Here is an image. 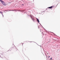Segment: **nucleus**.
Instances as JSON below:
<instances>
[{
  "label": "nucleus",
  "mask_w": 60,
  "mask_h": 60,
  "mask_svg": "<svg viewBox=\"0 0 60 60\" xmlns=\"http://www.w3.org/2000/svg\"><path fill=\"white\" fill-rule=\"evenodd\" d=\"M0 1L1 2V3L3 4V5H6V4H5V3L4 2V1H3L2 0H0Z\"/></svg>",
  "instance_id": "1"
},
{
  "label": "nucleus",
  "mask_w": 60,
  "mask_h": 60,
  "mask_svg": "<svg viewBox=\"0 0 60 60\" xmlns=\"http://www.w3.org/2000/svg\"><path fill=\"white\" fill-rule=\"evenodd\" d=\"M52 8V6H51V7H49L48 8H49V9H51Z\"/></svg>",
  "instance_id": "2"
},
{
  "label": "nucleus",
  "mask_w": 60,
  "mask_h": 60,
  "mask_svg": "<svg viewBox=\"0 0 60 60\" xmlns=\"http://www.w3.org/2000/svg\"><path fill=\"white\" fill-rule=\"evenodd\" d=\"M37 21H38V23H39L40 22L39 21V20L37 18Z\"/></svg>",
  "instance_id": "3"
},
{
  "label": "nucleus",
  "mask_w": 60,
  "mask_h": 60,
  "mask_svg": "<svg viewBox=\"0 0 60 60\" xmlns=\"http://www.w3.org/2000/svg\"><path fill=\"white\" fill-rule=\"evenodd\" d=\"M32 20H33V21H34V20H35V19H32Z\"/></svg>",
  "instance_id": "4"
},
{
  "label": "nucleus",
  "mask_w": 60,
  "mask_h": 60,
  "mask_svg": "<svg viewBox=\"0 0 60 60\" xmlns=\"http://www.w3.org/2000/svg\"><path fill=\"white\" fill-rule=\"evenodd\" d=\"M0 13H1L2 14V12H1V11H0Z\"/></svg>",
  "instance_id": "5"
},
{
  "label": "nucleus",
  "mask_w": 60,
  "mask_h": 60,
  "mask_svg": "<svg viewBox=\"0 0 60 60\" xmlns=\"http://www.w3.org/2000/svg\"><path fill=\"white\" fill-rule=\"evenodd\" d=\"M38 28H39V26H38Z\"/></svg>",
  "instance_id": "6"
},
{
  "label": "nucleus",
  "mask_w": 60,
  "mask_h": 60,
  "mask_svg": "<svg viewBox=\"0 0 60 60\" xmlns=\"http://www.w3.org/2000/svg\"><path fill=\"white\" fill-rule=\"evenodd\" d=\"M50 59H51H51H52V58H51Z\"/></svg>",
  "instance_id": "7"
},
{
  "label": "nucleus",
  "mask_w": 60,
  "mask_h": 60,
  "mask_svg": "<svg viewBox=\"0 0 60 60\" xmlns=\"http://www.w3.org/2000/svg\"><path fill=\"white\" fill-rule=\"evenodd\" d=\"M12 11H15L14 10H12Z\"/></svg>",
  "instance_id": "8"
},
{
  "label": "nucleus",
  "mask_w": 60,
  "mask_h": 60,
  "mask_svg": "<svg viewBox=\"0 0 60 60\" xmlns=\"http://www.w3.org/2000/svg\"><path fill=\"white\" fill-rule=\"evenodd\" d=\"M50 57V56H49V57Z\"/></svg>",
  "instance_id": "9"
},
{
  "label": "nucleus",
  "mask_w": 60,
  "mask_h": 60,
  "mask_svg": "<svg viewBox=\"0 0 60 60\" xmlns=\"http://www.w3.org/2000/svg\"><path fill=\"white\" fill-rule=\"evenodd\" d=\"M22 5H24V4H22Z\"/></svg>",
  "instance_id": "10"
},
{
  "label": "nucleus",
  "mask_w": 60,
  "mask_h": 60,
  "mask_svg": "<svg viewBox=\"0 0 60 60\" xmlns=\"http://www.w3.org/2000/svg\"><path fill=\"white\" fill-rule=\"evenodd\" d=\"M31 19H32V17H31Z\"/></svg>",
  "instance_id": "11"
}]
</instances>
